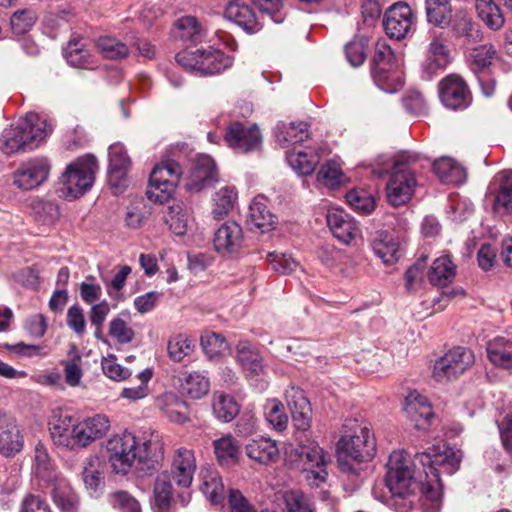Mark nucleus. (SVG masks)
<instances>
[{
  "label": "nucleus",
  "mask_w": 512,
  "mask_h": 512,
  "mask_svg": "<svg viewBox=\"0 0 512 512\" xmlns=\"http://www.w3.org/2000/svg\"><path fill=\"white\" fill-rule=\"evenodd\" d=\"M496 57V50L492 45H482L475 48L470 54V69L474 74L489 72L492 60Z\"/></svg>",
  "instance_id": "3c124183"
},
{
  "label": "nucleus",
  "mask_w": 512,
  "mask_h": 512,
  "mask_svg": "<svg viewBox=\"0 0 512 512\" xmlns=\"http://www.w3.org/2000/svg\"><path fill=\"white\" fill-rule=\"evenodd\" d=\"M210 389L209 378L204 372L192 371L186 373L181 380L180 391L192 399H200Z\"/></svg>",
  "instance_id": "e433bc0d"
},
{
  "label": "nucleus",
  "mask_w": 512,
  "mask_h": 512,
  "mask_svg": "<svg viewBox=\"0 0 512 512\" xmlns=\"http://www.w3.org/2000/svg\"><path fill=\"white\" fill-rule=\"evenodd\" d=\"M404 410L417 430H427L434 418L428 399L417 391L410 392L407 395Z\"/></svg>",
  "instance_id": "4be33fe9"
},
{
  "label": "nucleus",
  "mask_w": 512,
  "mask_h": 512,
  "mask_svg": "<svg viewBox=\"0 0 512 512\" xmlns=\"http://www.w3.org/2000/svg\"><path fill=\"white\" fill-rule=\"evenodd\" d=\"M375 255L386 265L398 261L400 257V245L393 235L387 232H381L371 243Z\"/></svg>",
  "instance_id": "2f4dec72"
},
{
  "label": "nucleus",
  "mask_w": 512,
  "mask_h": 512,
  "mask_svg": "<svg viewBox=\"0 0 512 512\" xmlns=\"http://www.w3.org/2000/svg\"><path fill=\"white\" fill-rule=\"evenodd\" d=\"M182 175V168L174 160H166L156 165L149 177L147 198L156 203H166L172 197Z\"/></svg>",
  "instance_id": "1a4fd4ad"
},
{
  "label": "nucleus",
  "mask_w": 512,
  "mask_h": 512,
  "mask_svg": "<svg viewBox=\"0 0 512 512\" xmlns=\"http://www.w3.org/2000/svg\"><path fill=\"white\" fill-rule=\"evenodd\" d=\"M24 446V439L16 419L0 411V454L6 457L19 453Z\"/></svg>",
  "instance_id": "aec40b11"
},
{
  "label": "nucleus",
  "mask_w": 512,
  "mask_h": 512,
  "mask_svg": "<svg viewBox=\"0 0 512 512\" xmlns=\"http://www.w3.org/2000/svg\"><path fill=\"white\" fill-rule=\"evenodd\" d=\"M454 277L455 265L447 256L435 259L428 273V279L434 286L445 287L452 282Z\"/></svg>",
  "instance_id": "a19ab883"
},
{
  "label": "nucleus",
  "mask_w": 512,
  "mask_h": 512,
  "mask_svg": "<svg viewBox=\"0 0 512 512\" xmlns=\"http://www.w3.org/2000/svg\"><path fill=\"white\" fill-rule=\"evenodd\" d=\"M52 499L61 512H78L79 499L67 481L58 480L52 489Z\"/></svg>",
  "instance_id": "58836bf2"
},
{
  "label": "nucleus",
  "mask_w": 512,
  "mask_h": 512,
  "mask_svg": "<svg viewBox=\"0 0 512 512\" xmlns=\"http://www.w3.org/2000/svg\"><path fill=\"white\" fill-rule=\"evenodd\" d=\"M215 417L225 423L231 422L239 413V405L233 396L215 393L212 401Z\"/></svg>",
  "instance_id": "37998d69"
},
{
  "label": "nucleus",
  "mask_w": 512,
  "mask_h": 512,
  "mask_svg": "<svg viewBox=\"0 0 512 512\" xmlns=\"http://www.w3.org/2000/svg\"><path fill=\"white\" fill-rule=\"evenodd\" d=\"M345 199L349 206L360 213L368 214L375 208L374 197L364 190H351Z\"/></svg>",
  "instance_id": "bf43d9fd"
},
{
  "label": "nucleus",
  "mask_w": 512,
  "mask_h": 512,
  "mask_svg": "<svg viewBox=\"0 0 512 512\" xmlns=\"http://www.w3.org/2000/svg\"><path fill=\"white\" fill-rule=\"evenodd\" d=\"M224 140L230 148L238 153L254 151L262 143L261 133L256 125L247 127L240 122H233L227 127Z\"/></svg>",
  "instance_id": "4468645a"
},
{
  "label": "nucleus",
  "mask_w": 512,
  "mask_h": 512,
  "mask_svg": "<svg viewBox=\"0 0 512 512\" xmlns=\"http://www.w3.org/2000/svg\"><path fill=\"white\" fill-rule=\"evenodd\" d=\"M425 10L429 23L442 29L451 24L453 10L450 0H426Z\"/></svg>",
  "instance_id": "4c0bfd02"
},
{
  "label": "nucleus",
  "mask_w": 512,
  "mask_h": 512,
  "mask_svg": "<svg viewBox=\"0 0 512 512\" xmlns=\"http://www.w3.org/2000/svg\"><path fill=\"white\" fill-rule=\"evenodd\" d=\"M123 316L124 314H120L110 321L108 334L117 343L128 344L134 339L135 332Z\"/></svg>",
  "instance_id": "13d9d810"
},
{
  "label": "nucleus",
  "mask_w": 512,
  "mask_h": 512,
  "mask_svg": "<svg viewBox=\"0 0 512 512\" xmlns=\"http://www.w3.org/2000/svg\"><path fill=\"white\" fill-rule=\"evenodd\" d=\"M429 159L413 151L399 153L393 164V171L386 184L388 202L399 207L406 204L414 194L417 168H423Z\"/></svg>",
  "instance_id": "20e7f679"
},
{
  "label": "nucleus",
  "mask_w": 512,
  "mask_h": 512,
  "mask_svg": "<svg viewBox=\"0 0 512 512\" xmlns=\"http://www.w3.org/2000/svg\"><path fill=\"white\" fill-rule=\"evenodd\" d=\"M449 26H451L455 36L464 38L467 43H477L481 41V33L478 25L464 10L456 11Z\"/></svg>",
  "instance_id": "f704fd0d"
},
{
  "label": "nucleus",
  "mask_w": 512,
  "mask_h": 512,
  "mask_svg": "<svg viewBox=\"0 0 512 512\" xmlns=\"http://www.w3.org/2000/svg\"><path fill=\"white\" fill-rule=\"evenodd\" d=\"M176 26L182 31L180 35L182 39L191 41L193 43L202 41V28L195 17L184 16L177 20Z\"/></svg>",
  "instance_id": "0e129e2a"
},
{
  "label": "nucleus",
  "mask_w": 512,
  "mask_h": 512,
  "mask_svg": "<svg viewBox=\"0 0 512 512\" xmlns=\"http://www.w3.org/2000/svg\"><path fill=\"white\" fill-rule=\"evenodd\" d=\"M68 359L62 360L61 365L64 369V377L67 385L71 387L79 386L83 377L82 356L79 354L75 345H71L68 351Z\"/></svg>",
  "instance_id": "a18cd8bd"
},
{
  "label": "nucleus",
  "mask_w": 512,
  "mask_h": 512,
  "mask_svg": "<svg viewBox=\"0 0 512 512\" xmlns=\"http://www.w3.org/2000/svg\"><path fill=\"white\" fill-rule=\"evenodd\" d=\"M173 486L167 472L159 474L153 488L152 509L155 512H172Z\"/></svg>",
  "instance_id": "7c9ffc66"
},
{
  "label": "nucleus",
  "mask_w": 512,
  "mask_h": 512,
  "mask_svg": "<svg viewBox=\"0 0 512 512\" xmlns=\"http://www.w3.org/2000/svg\"><path fill=\"white\" fill-rule=\"evenodd\" d=\"M78 427L77 438L81 449L103 438L110 429V421L106 415L96 414L79 422Z\"/></svg>",
  "instance_id": "393cba45"
},
{
  "label": "nucleus",
  "mask_w": 512,
  "mask_h": 512,
  "mask_svg": "<svg viewBox=\"0 0 512 512\" xmlns=\"http://www.w3.org/2000/svg\"><path fill=\"white\" fill-rule=\"evenodd\" d=\"M450 50L441 36H435L429 43L425 60L421 65V78L430 81L451 63Z\"/></svg>",
  "instance_id": "dca6fc26"
},
{
  "label": "nucleus",
  "mask_w": 512,
  "mask_h": 512,
  "mask_svg": "<svg viewBox=\"0 0 512 512\" xmlns=\"http://www.w3.org/2000/svg\"><path fill=\"white\" fill-rule=\"evenodd\" d=\"M382 25L390 39L403 40L416 29V16L405 2L392 4L384 13Z\"/></svg>",
  "instance_id": "f8f14e48"
},
{
  "label": "nucleus",
  "mask_w": 512,
  "mask_h": 512,
  "mask_svg": "<svg viewBox=\"0 0 512 512\" xmlns=\"http://www.w3.org/2000/svg\"><path fill=\"white\" fill-rule=\"evenodd\" d=\"M96 46L102 55L108 59H123L129 55L127 45L111 36L99 37Z\"/></svg>",
  "instance_id": "864d4df0"
},
{
  "label": "nucleus",
  "mask_w": 512,
  "mask_h": 512,
  "mask_svg": "<svg viewBox=\"0 0 512 512\" xmlns=\"http://www.w3.org/2000/svg\"><path fill=\"white\" fill-rule=\"evenodd\" d=\"M201 346L209 359H216L223 356L229 349L225 338L217 333H210L201 337Z\"/></svg>",
  "instance_id": "4d7b16f0"
},
{
  "label": "nucleus",
  "mask_w": 512,
  "mask_h": 512,
  "mask_svg": "<svg viewBox=\"0 0 512 512\" xmlns=\"http://www.w3.org/2000/svg\"><path fill=\"white\" fill-rule=\"evenodd\" d=\"M34 219L42 224H54L60 217V210L56 202L44 199H34L30 204Z\"/></svg>",
  "instance_id": "de8ad7c7"
},
{
  "label": "nucleus",
  "mask_w": 512,
  "mask_h": 512,
  "mask_svg": "<svg viewBox=\"0 0 512 512\" xmlns=\"http://www.w3.org/2000/svg\"><path fill=\"white\" fill-rule=\"evenodd\" d=\"M37 20V14L31 9L16 11L10 20L11 29L16 35H23L31 30Z\"/></svg>",
  "instance_id": "e2e57ef3"
},
{
  "label": "nucleus",
  "mask_w": 512,
  "mask_h": 512,
  "mask_svg": "<svg viewBox=\"0 0 512 512\" xmlns=\"http://www.w3.org/2000/svg\"><path fill=\"white\" fill-rule=\"evenodd\" d=\"M256 8L262 19L268 17L276 24L283 23L286 18L283 0H248Z\"/></svg>",
  "instance_id": "603ef678"
},
{
  "label": "nucleus",
  "mask_w": 512,
  "mask_h": 512,
  "mask_svg": "<svg viewBox=\"0 0 512 512\" xmlns=\"http://www.w3.org/2000/svg\"><path fill=\"white\" fill-rule=\"evenodd\" d=\"M326 220L333 236L343 244H350L359 233L356 221L342 209L328 210Z\"/></svg>",
  "instance_id": "5701e85b"
},
{
  "label": "nucleus",
  "mask_w": 512,
  "mask_h": 512,
  "mask_svg": "<svg viewBox=\"0 0 512 512\" xmlns=\"http://www.w3.org/2000/svg\"><path fill=\"white\" fill-rule=\"evenodd\" d=\"M216 178L217 169L213 158L209 155H199L191 167L185 188L191 192H199Z\"/></svg>",
  "instance_id": "6ab92c4d"
},
{
  "label": "nucleus",
  "mask_w": 512,
  "mask_h": 512,
  "mask_svg": "<svg viewBox=\"0 0 512 512\" xmlns=\"http://www.w3.org/2000/svg\"><path fill=\"white\" fill-rule=\"evenodd\" d=\"M274 136L277 143L283 147L303 142L309 137L308 124L306 122H279L274 128Z\"/></svg>",
  "instance_id": "bb28decb"
},
{
  "label": "nucleus",
  "mask_w": 512,
  "mask_h": 512,
  "mask_svg": "<svg viewBox=\"0 0 512 512\" xmlns=\"http://www.w3.org/2000/svg\"><path fill=\"white\" fill-rule=\"evenodd\" d=\"M236 351L237 361L246 371L248 377L260 376L263 373L262 356L250 342L239 341Z\"/></svg>",
  "instance_id": "c756f323"
},
{
  "label": "nucleus",
  "mask_w": 512,
  "mask_h": 512,
  "mask_svg": "<svg viewBox=\"0 0 512 512\" xmlns=\"http://www.w3.org/2000/svg\"><path fill=\"white\" fill-rule=\"evenodd\" d=\"M63 55L67 62L73 67L92 69V56L90 52L84 48L80 39L70 40L67 47L63 50Z\"/></svg>",
  "instance_id": "c03bdc74"
},
{
  "label": "nucleus",
  "mask_w": 512,
  "mask_h": 512,
  "mask_svg": "<svg viewBox=\"0 0 512 512\" xmlns=\"http://www.w3.org/2000/svg\"><path fill=\"white\" fill-rule=\"evenodd\" d=\"M460 460V456L444 444L417 452L413 461L404 451H393L386 464L385 484L392 496H419L424 512H439L442 506L440 473L454 474Z\"/></svg>",
  "instance_id": "f257e3e1"
},
{
  "label": "nucleus",
  "mask_w": 512,
  "mask_h": 512,
  "mask_svg": "<svg viewBox=\"0 0 512 512\" xmlns=\"http://www.w3.org/2000/svg\"><path fill=\"white\" fill-rule=\"evenodd\" d=\"M375 452L376 441L370 424L363 419H345L343 435L337 442L338 464L341 471L356 474L357 469L352 462L369 461Z\"/></svg>",
  "instance_id": "f03ea898"
},
{
  "label": "nucleus",
  "mask_w": 512,
  "mask_h": 512,
  "mask_svg": "<svg viewBox=\"0 0 512 512\" xmlns=\"http://www.w3.org/2000/svg\"><path fill=\"white\" fill-rule=\"evenodd\" d=\"M287 404L291 412L292 422L297 431L303 433L311 426L312 409L310 402L300 389H292L286 395Z\"/></svg>",
  "instance_id": "b1692460"
},
{
  "label": "nucleus",
  "mask_w": 512,
  "mask_h": 512,
  "mask_svg": "<svg viewBox=\"0 0 512 512\" xmlns=\"http://www.w3.org/2000/svg\"><path fill=\"white\" fill-rule=\"evenodd\" d=\"M199 477L201 480L200 490L205 497L214 505L222 504L224 485L219 473L210 467H202Z\"/></svg>",
  "instance_id": "cd10ccee"
},
{
  "label": "nucleus",
  "mask_w": 512,
  "mask_h": 512,
  "mask_svg": "<svg viewBox=\"0 0 512 512\" xmlns=\"http://www.w3.org/2000/svg\"><path fill=\"white\" fill-rule=\"evenodd\" d=\"M286 159L290 167L299 175H310L320 161V157L314 151L287 152Z\"/></svg>",
  "instance_id": "79ce46f5"
},
{
  "label": "nucleus",
  "mask_w": 512,
  "mask_h": 512,
  "mask_svg": "<svg viewBox=\"0 0 512 512\" xmlns=\"http://www.w3.org/2000/svg\"><path fill=\"white\" fill-rule=\"evenodd\" d=\"M306 438V435L297 436L299 446L296 449L299 461L303 465L305 478L312 486L318 487L327 479L326 456L323 449L314 441Z\"/></svg>",
  "instance_id": "9b49d317"
},
{
  "label": "nucleus",
  "mask_w": 512,
  "mask_h": 512,
  "mask_svg": "<svg viewBox=\"0 0 512 512\" xmlns=\"http://www.w3.org/2000/svg\"><path fill=\"white\" fill-rule=\"evenodd\" d=\"M78 426L73 428H62L61 430L50 431V435L53 443L66 450H78L80 449V442L77 438Z\"/></svg>",
  "instance_id": "680f3d73"
},
{
  "label": "nucleus",
  "mask_w": 512,
  "mask_h": 512,
  "mask_svg": "<svg viewBox=\"0 0 512 512\" xmlns=\"http://www.w3.org/2000/svg\"><path fill=\"white\" fill-rule=\"evenodd\" d=\"M151 446L150 440L139 443L137 438L127 431L111 437L106 449L112 470L117 474H127L134 465L140 469H150L148 463L152 458Z\"/></svg>",
  "instance_id": "39448f33"
},
{
  "label": "nucleus",
  "mask_w": 512,
  "mask_h": 512,
  "mask_svg": "<svg viewBox=\"0 0 512 512\" xmlns=\"http://www.w3.org/2000/svg\"><path fill=\"white\" fill-rule=\"evenodd\" d=\"M237 200V191L234 187L225 186L215 193L213 198L212 215L214 219H220L227 215L234 207Z\"/></svg>",
  "instance_id": "8fccbe9b"
},
{
  "label": "nucleus",
  "mask_w": 512,
  "mask_h": 512,
  "mask_svg": "<svg viewBox=\"0 0 512 512\" xmlns=\"http://www.w3.org/2000/svg\"><path fill=\"white\" fill-rule=\"evenodd\" d=\"M243 241L242 227L235 221H227L216 230L213 245L219 254L231 255L241 249Z\"/></svg>",
  "instance_id": "412c9836"
},
{
  "label": "nucleus",
  "mask_w": 512,
  "mask_h": 512,
  "mask_svg": "<svg viewBox=\"0 0 512 512\" xmlns=\"http://www.w3.org/2000/svg\"><path fill=\"white\" fill-rule=\"evenodd\" d=\"M224 16L248 34H256L264 27L260 17L246 0H231L225 7Z\"/></svg>",
  "instance_id": "2eb2a0df"
},
{
  "label": "nucleus",
  "mask_w": 512,
  "mask_h": 512,
  "mask_svg": "<svg viewBox=\"0 0 512 512\" xmlns=\"http://www.w3.org/2000/svg\"><path fill=\"white\" fill-rule=\"evenodd\" d=\"M130 166L131 160L125 147L120 143L110 145L108 182L115 194L121 193L126 187Z\"/></svg>",
  "instance_id": "f3484780"
},
{
  "label": "nucleus",
  "mask_w": 512,
  "mask_h": 512,
  "mask_svg": "<svg viewBox=\"0 0 512 512\" xmlns=\"http://www.w3.org/2000/svg\"><path fill=\"white\" fill-rule=\"evenodd\" d=\"M177 63L188 71L199 75H214L230 68L233 57L222 50L208 49L184 50L176 55Z\"/></svg>",
  "instance_id": "0eeeda50"
},
{
  "label": "nucleus",
  "mask_w": 512,
  "mask_h": 512,
  "mask_svg": "<svg viewBox=\"0 0 512 512\" xmlns=\"http://www.w3.org/2000/svg\"><path fill=\"white\" fill-rule=\"evenodd\" d=\"M487 356L490 362L504 369H512V341L495 337L487 343Z\"/></svg>",
  "instance_id": "72a5a7b5"
},
{
  "label": "nucleus",
  "mask_w": 512,
  "mask_h": 512,
  "mask_svg": "<svg viewBox=\"0 0 512 512\" xmlns=\"http://www.w3.org/2000/svg\"><path fill=\"white\" fill-rule=\"evenodd\" d=\"M51 128L47 120L37 113H28L0 135V150L6 155L25 153L38 148Z\"/></svg>",
  "instance_id": "7ed1b4c3"
},
{
  "label": "nucleus",
  "mask_w": 512,
  "mask_h": 512,
  "mask_svg": "<svg viewBox=\"0 0 512 512\" xmlns=\"http://www.w3.org/2000/svg\"><path fill=\"white\" fill-rule=\"evenodd\" d=\"M49 170L47 159H32L22 164L14 173V184L23 190L34 189L47 179Z\"/></svg>",
  "instance_id": "a211bd4d"
},
{
  "label": "nucleus",
  "mask_w": 512,
  "mask_h": 512,
  "mask_svg": "<svg viewBox=\"0 0 512 512\" xmlns=\"http://www.w3.org/2000/svg\"><path fill=\"white\" fill-rule=\"evenodd\" d=\"M98 169L93 155L79 157L70 163L60 177L59 196L67 200L82 196L92 187Z\"/></svg>",
  "instance_id": "423d86ee"
},
{
  "label": "nucleus",
  "mask_w": 512,
  "mask_h": 512,
  "mask_svg": "<svg viewBox=\"0 0 512 512\" xmlns=\"http://www.w3.org/2000/svg\"><path fill=\"white\" fill-rule=\"evenodd\" d=\"M479 18L492 30H499L504 25V16L493 0H476Z\"/></svg>",
  "instance_id": "49530a36"
},
{
  "label": "nucleus",
  "mask_w": 512,
  "mask_h": 512,
  "mask_svg": "<svg viewBox=\"0 0 512 512\" xmlns=\"http://www.w3.org/2000/svg\"><path fill=\"white\" fill-rule=\"evenodd\" d=\"M442 104L451 110H464L472 103V94L466 81L458 74H449L438 84Z\"/></svg>",
  "instance_id": "ddd939ff"
},
{
  "label": "nucleus",
  "mask_w": 512,
  "mask_h": 512,
  "mask_svg": "<svg viewBox=\"0 0 512 512\" xmlns=\"http://www.w3.org/2000/svg\"><path fill=\"white\" fill-rule=\"evenodd\" d=\"M196 470L194 452L187 448H179L172 463V474L177 485L188 488L192 484Z\"/></svg>",
  "instance_id": "a878e982"
},
{
  "label": "nucleus",
  "mask_w": 512,
  "mask_h": 512,
  "mask_svg": "<svg viewBox=\"0 0 512 512\" xmlns=\"http://www.w3.org/2000/svg\"><path fill=\"white\" fill-rule=\"evenodd\" d=\"M245 451L250 459L261 464L274 460L279 452L275 441L265 437L251 439L246 444Z\"/></svg>",
  "instance_id": "c9c22d12"
},
{
  "label": "nucleus",
  "mask_w": 512,
  "mask_h": 512,
  "mask_svg": "<svg viewBox=\"0 0 512 512\" xmlns=\"http://www.w3.org/2000/svg\"><path fill=\"white\" fill-rule=\"evenodd\" d=\"M195 348V340L183 333L170 336L167 342L168 356L174 362H181L185 357L190 356Z\"/></svg>",
  "instance_id": "ea45409f"
},
{
  "label": "nucleus",
  "mask_w": 512,
  "mask_h": 512,
  "mask_svg": "<svg viewBox=\"0 0 512 512\" xmlns=\"http://www.w3.org/2000/svg\"><path fill=\"white\" fill-rule=\"evenodd\" d=\"M266 420L277 431H283L288 424V416L285 414L283 404L273 399L265 405L264 412Z\"/></svg>",
  "instance_id": "052dcab7"
},
{
  "label": "nucleus",
  "mask_w": 512,
  "mask_h": 512,
  "mask_svg": "<svg viewBox=\"0 0 512 512\" xmlns=\"http://www.w3.org/2000/svg\"><path fill=\"white\" fill-rule=\"evenodd\" d=\"M247 222L262 232L271 230L276 224V216L270 211L267 199L263 196L255 197L249 205Z\"/></svg>",
  "instance_id": "c85d7f7f"
},
{
  "label": "nucleus",
  "mask_w": 512,
  "mask_h": 512,
  "mask_svg": "<svg viewBox=\"0 0 512 512\" xmlns=\"http://www.w3.org/2000/svg\"><path fill=\"white\" fill-rule=\"evenodd\" d=\"M213 447L215 456L221 465H230L237 462L239 446L231 435L214 440Z\"/></svg>",
  "instance_id": "09e8293b"
},
{
  "label": "nucleus",
  "mask_w": 512,
  "mask_h": 512,
  "mask_svg": "<svg viewBox=\"0 0 512 512\" xmlns=\"http://www.w3.org/2000/svg\"><path fill=\"white\" fill-rule=\"evenodd\" d=\"M98 458H91L83 470V481L87 490L96 492L103 484L102 471L99 469Z\"/></svg>",
  "instance_id": "774afa93"
},
{
  "label": "nucleus",
  "mask_w": 512,
  "mask_h": 512,
  "mask_svg": "<svg viewBox=\"0 0 512 512\" xmlns=\"http://www.w3.org/2000/svg\"><path fill=\"white\" fill-rule=\"evenodd\" d=\"M152 369L147 368L141 371L137 377L141 384L137 387H126L121 392V397L130 401H137L145 398L149 394L148 382L152 378Z\"/></svg>",
  "instance_id": "69168bd1"
},
{
  "label": "nucleus",
  "mask_w": 512,
  "mask_h": 512,
  "mask_svg": "<svg viewBox=\"0 0 512 512\" xmlns=\"http://www.w3.org/2000/svg\"><path fill=\"white\" fill-rule=\"evenodd\" d=\"M444 357L451 365L452 370L458 372L459 375L464 373L475 361L473 352L464 347H455L449 350Z\"/></svg>",
  "instance_id": "6e6d98bb"
},
{
  "label": "nucleus",
  "mask_w": 512,
  "mask_h": 512,
  "mask_svg": "<svg viewBox=\"0 0 512 512\" xmlns=\"http://www.w3.org/2000/svg\"><path fill=\"white\" fill-rule=\"evenodd\" d=\"M395 54L383 39L375 44L371 63V75L375 84L387 93H394L403 85Z\"/></svg>",
  "instance_id": "6e6552de"
},
{
  "label": "nucleus",
  "mask_w": 512,
  "mask_h": 512,
  "mask_svg": "<svg viewBox=\"0 0 512 512\" xmlns=\"http://www.w3.org/2000/svg\"><path fill=\"white\" fill-rule=\"evenodd\" d=\"M182 175V168L174 160H166L156 165L149 177L147 198L156 203H166L172 197Z\"/></svg>",
  "instance_id": "9d476101"
},
{
  "label": "nucleus",
  "mask_w": 512,
  "mask_h": 512,
  "mask_svg": "<svg viewBox=\"0 0 512 512\" xmlns=\"http://www.w3.org/2000/svg\"><path fill=\"white\" fill-rule=\"evenodd\" d=\"M164 221L175 235L181 236L186 233L187 218L179 205L168 207Z\"/></svg>",
  "instance_id": "338daca9"
},
{
  "label": "nucleus",
  "mask_w": 512,
  "mask_h": 512,
  "mask_svg": "<svg viewBox=\"0 0 512 512\" xmlns=\"http://www.w3.org/2000/svg\"><path fill=\"white\" fill-rule=\"evenodd\" d=\"M433 172L445 184H461L465 180V170L454 159L440 157L433 162Z\"/></svg>",
  "instance_id": "473e14b6"
},
{
  "label": "nucleus",
  "mask_w": 512,
  "mask_h": 512,
  "mask_svg": "<svg viewBox=\"0 0 512 512\" xmlns=\"http://www.w3.org/2000/svg\"><path fill=\"white\" fill-rule=\"evenodd\" d=\"M444 357L451 365L452 370L458 372L459 375L464 373L475 361L473 352L464 347H455L449 350Z\"/></svg>",
  "instance_id": "5fc2aeb1"
}]
</instances>
